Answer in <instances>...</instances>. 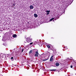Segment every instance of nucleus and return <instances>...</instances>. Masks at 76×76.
<instances>
[{
  "label": "nucleus",
  "mask_w": 76,
  "mask_h": 76,
  "mask_svg": "<svg viewBox=\"0 0 76 76\" xmlns=\"http://www.w3.org/2000/svg\"><path fill=\"white\" fill-rule=\"evenodd\" d=\"M32 39H30L29 37H27L26 39V41L27 42H31L32 41Z\"/></svg>",
  "instance_id": "f257e3e1"
},
{
  "label": "nucleus",
  "mask_w": 76,
  "mask_h": 76,
  "mask_svg": "<svg viewBox=\"0 0 76 76\" xmlns=\"http://www.w3.org/2000/svg\"><path fill=\"white\" fill-rule=\"evenodd\" d=\"M17 37V35L16 34H13L12 36V37L13 38H16Z\"/></svg>",
  "instance_id": "f03ea898"
},
{
  "label": "nucleus",
  "mask_w": 76,
  "mask_h": 76,
  "mask_svg": "<svg viewBox=\"0 0 76 76\" xmlns=\"http://www.w3.org/2000/svg\"><path fill=\"white\" fill-rule=\"evenodd\" d=\"M30 9H34V7L32 5H31L30 7Z\"/></svg>",
  "instance_id": "7ed1b4c3"
},
{
  "label": "nucleus",
  "mask_w": 76,
  "mask_h": 76,
  "mask_svg": "<svg viewBox=\"0 0 76 76\" xmlns=\"http://www.w3.org/2000/svg\"><path fill=\"white\" fill-rule=\"evenodd\" d=\"M12 56V54L11 53L10 54H7V57H10V56Z\"/></svg>",
  "instance_id": "20e7f679"
},
{
  "label": "nucleus",
  "mask_w": 76,
  "mask_h": 76,
  "mask_svg": "<svg viewBox=\"0 0 76 76\" xmlns=\"http://www.w3.org/2000/svg\"><path fill=\"white\" fill-rule=\"evenodd\" d=\"M34 16L35 18H37V17H38V15L36 14H34Z\"/></svg>",
  "instance_id": "39448f33"
},
{
  "label": "nucleus",
  "mask_w": 76,
  "mask_h": 76,
  "mask_svg": "<svg viewBox=\"0 0 76 76\" xmlns=\"http://www.w3.org/2000/svg\"><path fill=\"white\" fill-rule=\"evenodd\" d=\"M56 66H59V65H60V64H59V63H56Z\"/></svg>",
  "instance_id": "423d86ee"
},
{
  "label": "nucleus",
  "mask_w": 76,
  "mask_h": 76,
  "mask_svg": "<svg viewBox=\"0 0 76 76\" xmlns=\"http://www.w3.org/2000/svg\"><path fill=\"white\" fill-rule=\"evenodd\" d=\"M55 20H56V19H58V18H59V17H55Z\"/></svg>",
  "instance_id": "0eeeda50"
},
{
  "label": "nucleus",
  "mask_w": 76,
  "mask_h": 76,
  "mask_svg": "<svg viewBox=\"0 0 76 76\" xmlns=\"http://www.w3.org/2000/svg\"><path fill=\"white\" fill-rule=\"evenodd\" d=\"M2 41H6V38L4 37H3L2 39Z\"/></svg>",
  "instance_id": "6e6552de"
},
{
  "label": "nucleus",
  "mask_w": 76,
  "mask_h": 76,
  "mask_svg": "<svg viewBox=\"0 0 76 76\" xmlns=\"http://www.w3.org/2000/svg\"><path fill=\"white\" fill-rule=\"evenodd\" d=\"M32 53V50H31L29 52V54H31V53Z\"/></svg>",
  "instance_id": "1a4fd4ad"
},
{
  "label": "nucleus",
  "mask_w": 76,
  "mask_h": 76,
  "mask_svg": "<svg viewBox=\"0 0 76 76\" xmlns=\"http://www.w3.org/2000/svg\"><path fill=\"white\" fill-rule=\"evenodd\" d=\"M35 57H38V54H35Z\"/></svg>",
  "instance_id": "9d476101"
},
{
  "label": "nucleus",
  "mask_w": 76,
  "mask_h": 76,
  "mask_svg": "<svg viewBox=\"0 0 76 76\" xmlns=\"http://www.w3.org/2000/svg\"><path fill=\"white\" fill-rule=\"evenodd\" d=\"M38 51V50L37 49H35L34 50V53H35L36 51Z\"/></svg>",
  "instance_id": "9b49d317"
},
{
  "label": "nucleus",
  "mask_w": 76,
  "mask_h": 76,
  "mask_svg": "<svg viewBox=\"0 0 76 76\" xmlns=\"http://www.w3.org/2000/svg\"><path fill=\"white\" fill-rule=\"evenodd\" d=\"M53 58H51L50 59V61H53Z\"/></svg>",
  "instance_id": "f8f14e48"
},
{
  "label": "nucleus",
  "mask_w": 76,
  "mask_h": 76,
  "mask_svg": "<svg viewBox=\"0 0 76 76\" xmlns=\"http://www.w3.org/2000/svg\"><path fill=\"white\" fill-rule=\"evenodd\" d=\"M35 53L36 54H37L39 55V53H38V50H37V51H36Z\"/></svg>",
  "instance_id": "ddd939ff"
},
{
  "label": "nucleus",
  "mask_w": 76,
  "mask_h": 76,
  "mask_svg": "<svg viewBox=\"0 0 76 76\" xmlns=\"http://www.w3.org/2000/svg\"><path fill=\"white\" fill-rule=\"evenodd\" d=\"M48 59H43V61H46V60H48Z\"/></svg>",
  "instance_id": "4468645a"
},
{
  "label": "nucleus",
  "mask_w": 76,
  "mask_h": 76,
  "mask_svg": "<svg viewBox=\"0 0 76 76\" xmlns=\"http://www.w3.org/2000/svg\"><path fill=\"white\" fill-rule=\"evenodd\" d=\"M47 47H48V48H50V46L49 45H47Z\"/></svg>",
  "instance_id": "2eb2a0df"
},
{
  "label": "nucleus",
  "mask_w": 76,
  "mask_h": 76,
  "mask_svg": "<svg viewBox=\"0 0 76 76\" xmlns=\"http://www.w3.org/2000/svg\"><path fill=\"white\" fill-rule=\"evenodd\" d=\"M56 69H51L50 70V71H56Z\"/></svg>",
  "instance_id": "dca6fc26"
},
{
  "label": "nucleus",
  "mask_w": 76,
  "mask_h": 76,
  "mask_svg": "<svg viewBox=\"0 0 76 76\" xmlns=\"http://www.w3.org/2000/svg\"><path fill=\"white\" fill-rule=\"evenodd\" d=\"M54 19V18H52L50 19V21H52V20H53Z\"/></svg>",
  "instance_id": "f3484780"
},
{
  "label": "nucleus",
  "mask_w": 76,
  "mask_h": 76,
  "mask_svg": "<svg viewBox=\"0 0 76 76\" xmlns=\"http://www.w3.org/2000/svg\"><path fill=\"white\" fill-rule=\"evenodd\" d=\"M50 10H47V11H46V12L47 13H50Z\"/></svg>",
  "instance_id": "a211bd4d"
},
{
  "label": "nucleus",
  "mask_w": 76,
  "mask_h": 76,
  "mask_svg": "<svg viewBox=\"0 0 76 76\" xmlns=\"http://www.w3.org/2000/svg\"><path fill=\"white\" fill-rule=\"evenodd\" d=\"M33 44V42H31L30 43V45H32Z\"/></svg>",
  "instance_id": "6ab92c4d"
},
{
  "label": "nucleus",
  "mask_w": 76,
  "mask_h": 76,
  "mask_svg": "<svg viewBox=\"0 0 76 76\" xmlns=\"http://www.w3.org/2000/svg\"><path fill=\"white\" fill-rule=\"evenodd\" d=\"M72 67H73V66L71 65V68H72Z\"/></svg>",
  "instance_id": "aec40b11"
},
{
  "label": "nucleus",
  "mask_w": 76,
  "mask_h": 76,
  "mask_svg": "<svg viewBox=\"0 0 76 76\" xmlns=\"http://www.w3.org/2000/svg\"><path fill=\"white\" fill-rule=\"evenodd\" d=\"M13 6H15V4H13Z\"/></svg>",
  "instance_id": "412c9836"
},
{
  "label": "nucleus",
  "mask_w": 76,
  "mask_h": 76,
  "mask_svg": "<svg viewBox=\"0 0 76 76\" xmlns=\"http://www.w3.org/2000/svg\"><path fill=\"white\" fill-rule=\"evenodd\" d=\"M48 14H50V13H47V15H48Z\"/></svg>",
  "instance_id": "4be33fe9"
},
{
  "label": "nucleus",
  "mask_w": 76,
  "mask_h": 76,
  "mask_svg": "<svg viewBox=\"0 0 76 76\" xmlns=\"http://www.w3.org/2000/svg\"><path fill=\"white\" fill-rule=\"evenodd\" d=\"M23 49H22V52H23Z\"/></svg>",
  "instance_id": "5701e85b"
},
{
  "label": "nucleus",
  "mask_w": 76,
  "mask_h": 76,
  "mask_svg": "<svg viewBox=\"0 0 76 76\" xmlns=\"http://www.w3.org/2000/svg\"><path fill=\"white\" fill-rule=\"evenodd\" d=\"M13 57H12L11 58V59H13Z\"/></svg>",
  "instance_id": "b1692460"
},
{
  "label": "nucleus",
  "mask_w": 76,
  "mask_h": 76,
  "mask_svg": "<svg viewBox=\"0 0 76 76\" xmlns=\"http://www.w3.org/2000/svg\"><path fill=\"white\" fill-rule=\"evenodd\" d=\"M35 43H37V42H35Z\"/></svg>",
  "instance_id": "393cba45"
},
{
  "label": "nucleus",
  "mask_w": 76,
  "mask_h": 76,
  "mask_svg": "<svg viewBox=\"0 0 76 76\" xmlns=\"http://www.w3.org/2000/svg\"><path fill=\"white\" fill-rule=\"evenodd\" d=\"M53 56H52L51 58H53Z\"/></svg>",
  "instance_id": "a878e982"
},
{
  "label": "nucleus",
  "mask_w": 76,
  "mask_h": 76,
  "mask_svg": "<svg viewBox=\"0 0 76 76\" xmlns=\"http://www.w3.org/2000/svg\"><path fill=\"white\" fill-rule=\"evenodd\" d=\"M1 55H3V54H1Z\"/></svg>",
  "instance_id": "bb28decb"
},
{
  "label": "nucleus",
  "mask_w": 76,
  "mask_h": 76,
  "mask_svg": "<svg viewBox=\"0 0 76 76\" xmlns=\"http://www.w3.org/2000/svg\"><path fill=\"white\" fill-rule=\"evenodd\" d=\"M2 57H3V56H2Z\"/></svg>",
  "instance_id": "cd10ccee"
},
{
  "label": "nucleus",
  "mask_w": 76,
  "mask_h": 76,
  "mask_svg": "<svg viewBox=\"0 0 76 76\" xmlns=\"http://www.w3.org/2000/svg\"><path fill=\"white\" fill-rule=\"evenodd\" d=\"M54 20H53V21L54 22Z\"/></svg>",
  "instance_id": "c85d7f7f"
},
{
  "label": "nucleus",
  "mask_w": 76,
  "mask_h": 76,
  "mask_svg": "<svg viewBox=\"0 0 76 76\" xmlns=\"http://www.w3.org/2000/svg\"><path fill=\"white\" fill-rule=\"evenodd\" d=\"M14 9H15V7H14Z\"/></svg>",
  "instance_id": "c756f323"
},
{
  "label": "nucleus",
  "mask_w": 76,
  "mask_h": 76,
  "mask_svg": "<svg viewBox=\"0 0 76 76\" xmlns=\"http://www.w3.org/2000/svg\"><path fill=\"white\" fill-rule=\"evenodd\" d=\"M13 60H12V61H13Z\"/></svg>",
  "instance_id": "7c9ffc66"
},
{
  "label": "nucleus",
  "mask_w": 76,
  "mask_h": 76,
  "mask_svg": "<svg viewBox=\"0 0 76 76\" xmlns=\"http://www.w3.org/2000/svg\"><path fill=\"white\" fill-rule=\"evenodd\" d=\"M1 36H0V37Z\"/></svg>",
  "instance_id": "2f4dec72"
}]
</instances>
